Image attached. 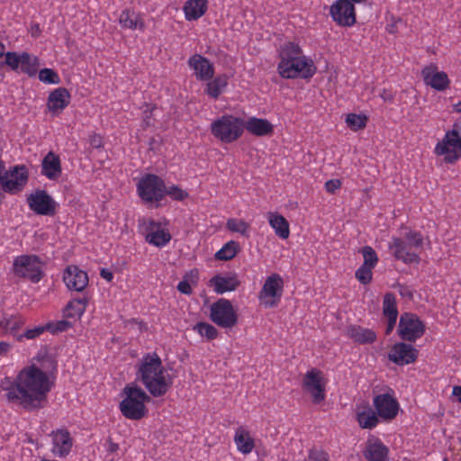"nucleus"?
Wrapping results in <instances>:
<instances>
[{
  "label": "nucleus",
  "mask_w": 461,
  "mask_h": 461,
  "mask_svg": "<svg viewBox=\"0 0 461 461\" xmlns=\"http://www.w3.org/2000/svg\"><path fill=\"white\" fill-rule=\"evenodd\" d=\"M423 246L420 232L410 230L404 238L393 237L388 248L395 259L405 264L420 262V253Z\"/></svg>",
  "instance_id": "obj_5"
},
{
  "label": "nucleus",
  "mask_w": 461,
  "mask_h": 461,
  "mask_svg": "<svg viewBox=\"0 0 461 461\" xmlns=\"http://www.w3.org/2000/svg\"><path fill=\"white\" fill-rule=\"evenodd\" d=\"M71 101V95L65 87H58L48 96L47 107L53 115H59L66 109Z\"/></svg>",
  "instance_id": "obj_23"
},
{
  "label": "nucleus",
  "mask_w": 461,
  "mask_h": 461,
  "mask_svg": "<svg viewBox=\"0 0 461 461\" xmlns=\"http://www.w3.org/2000/svg\"><path fill=\"white\" fill-rule=\"evenodd\" d=\"M325 190L330 194H334L341 187V181L339 179H330L325 183Z\"/></svg>",
  "instance_id": "obj_53"
},
{
  "label": "nucleus",
  "mask_w": 461,
  "mask_h": 461,
  "mask_svg": "<svg viewBox=\"0 0 461 461\" xmlns=\"http://www.w3.org/2000/svg\"><path fill=\"white\" fill-rule=\"evenodd\" d=\"M5 63L14 71H16L19 68V65L21 62V54H17L16 52L9 51L5 52Z\"/></svg>",
  "instance_id": "obj_49"
},
{
  "label": "nucleus",
  "mask_w": 461,
  "mask_h": 461,
  "mask_svg": "<svg viewBox=\"0 0 461 461\" xmlns=\"http://www.w3.org/2000/svg\"><path fill=\"white\" fill-rule=\"evenodd\" d=\"M88 304L87 297L71 300L63 311L66 318H80L86 312Z\"/></svg>",
  "instance_id": "obj_35"
},
{
  "label": "nucleus",
  "mask_w": 461,
  "mask_h": 461,
  "mask_svg": "<svg viewBox=\"0 0 461 461\" xmlns=\"http://www.w3.org/2000/svg\"><path fill=\"white\" fill-rule=\"evenodd\" d=\"M136 188L139 197L149 203H159L167 193L165 181L154 174L144 175L137 183Z\"/></svg>",
  "instance_id": "obj_9"
},
{
  "label": "nucleus",
  "mask_w": 461,
  "mask_h": 461,
  "mask_svg": "<svg viewBox=\"0 0 461 461\" xmlns=\"http://www.w3.org/2000/svg\"><path fill=\"white\" fill-rule=\"evenodd\" d=\"M24 324V321L21 316L12 315L4 318L0 326L6 330L15 331Z\"/></svg>",
  "instance_id": "obj_44"
},
{
  "label": "nucleus",
  "mask_w": 461,
  "mask_h": 461,
  "mask_svg": "<svg viewBox=\"0 0 461 461\" xmlns=\"http://www.w3.org/2000/svg\"><path fill=\"white\" fill-rule=\"evenodd\" d=\"M277 72L285 79H310L316 73L312 58L303 54L298 43L287 41L278 49Z\"/></svg>",
  "instance_id": "obj_2"
},
{
  "label": "nucleus",
  "mask_w": 461,
  "mask_h": 461,
  "mask_svg": "<svg viewBox=\"0 0 461 461\" xmlns=\"http://www.w3.org/2000/svg\"><path fill=\"white\" fill-rule=\"evenodd\" d=\"M444 461H447V460L445 459Z\"/></svg>",
  "instance_id": "obj_64"
},
{
  "label": "nucleus",
  "mask_w": 461,
  "mask_h": 461,
  "mask_svg": "<svg viewBox=\"0 0 461 461\" xmlns=\"http://www.w3.org/2000/svg\"><path fill=\"white\" fill-rule=\"evenodd\" d=\"M418 356L419 351L411 344L397 342L391 348L388 359L398 366H404L414 363Z\"/></svg>",
  "instance_id": "obj_20"
},
{
  "label": "nucleus",
  "mask_w": 461,
  "mask_h": 461,
  "mask_svg": "<svg viewBox=\"0 0 461 461\" xmlns=\"http://www.w3.org/2000/svg\"><path fill=\"white\" fill-rule=\"evenodd\" d=\"M452 109L453 112L456 113H461V101L457 102L456 104H454Z\"/></svg>",
  "instance_id": "obj_61"
},
{
  "label": "nucleus",
  "mask_w": 461,
  "mask_h": 461,
  "mask_svg": "<svg viewBox=\"0 0 461 461\" xmlns=\"http://www.w3.org/2000/svg\"><path fill=\"white\" fill-rule=\"evenodd\" d=\"M193 330L208 340L215 339L219 334L218 330L213 325L204 321L197 322Z\"/></svg>",
  "instance_id": "obj_42"
},
{
  "label": "nucleus",
  "mask_w": 461,
  "mask_h": 461,
  "mask_svg": "<svg viewBox=\"0 0 461 461\" xmlns=\"http://www.w3.org/2000/svg\"><path fill=\"white\" fill-rule=\"evenodd\" d=\"M38 59L28 52L21 53V62L19 67L21 71L29 77H33L37 73Z\"/></svg>",
  "instance_id": "obj_38"
},
{
  "label": "nucleus",
  "mask_w": 461,
  "mask_h": 461,
  "mask_svg": "<svg viewBox=\"0 0 461 461\" xmlns=\"http://www.w3.org/2000/svg\"><path fill=\"white\" fill-rule=\"evenodd\" d=\"M240 285V281L235 273L215 275L209 280V286L212 287L217 294L235 291Z\"/></svg>",
  "instance_id": "obj_25"
},
{
  "label": "nucleus",
  "mask_w": 461,
  "mask_h": 461,
  "mask_svg": "<svg viewBox=\"0 0 461 461\" xmlns=\"http://www.w3.org/2000/svg\"><path fill=\"white\" fill-rule=\"evenodd\" d=\"M380 97L384 101V102H393V94L390 92V91H387L385 89H384L382 91V93L380 94Z\"/></svg>",
  "instance_id": "obj_56"
},
{
  "label": "nucleus",
  "mask_w": 461,
  "mask_h": 461,
  "mask_svg": "<svg viewBox=\"0 0 461 461\" xmlns=\"http://www.w3.org/2000/svg\"><path fill=\"white\" fill-rule=\"evenodd\" d=\"M350 3H353V4H360V3H363L365 0H349Z\"/></svg>",
  "instance_id": "obj_63"
},
{
  "label": "nucleus",
  "mask_w": 461,
  "mask_h": 461,
  "mask_svg": "<svg viewBox=\"0 0 461 461\" xmlns=\"http://www.w3.org/2000/svg\"><path fill=\"white\" fill-rule=\"evenodd\" d=\"M425 330V324L418 315L403 312L400 316L397 333L402 340L415 342L424 335Z\"/></svg>",
  "instance_id": "obj_12"
},
{
  "label": "nucleus",
  "mask_w": 461,
  "mask_h": 461,
  "mask_svg": "<svg viewBox=\"0 0 461 461\" xmlns=\"http://www.w3.org/2000/svg\"><path fill=\"white\" fill-rule=\"evenodd\" d=\"M284 290V281L279 274H271L266 279L259 293V300L266 307H274L281 300Z\"/></svg>",
  "instance_id": "obj_16"
},
{
  "label": "nucleus",
  "mask_w": 461,
  "mask_h": 461,
  "mask_svg": "<svg viewBox=\"0 0 461 461\" xmlns=\"http://www.w3.org/2000/svg\"><path fill=\"white\" fill-rule=\"evenodd\" d=\"M363 455L368 461H387L389 449L379 438H370L366 441Z\"/></svg>",
  "instance_id": "obj_26"
},
{
  "label": "nucleus",
  "mask_w": 461,
  "mask_h": 461,
  "mask_svg": "<svg viewBox=\"0 0 461 461\" xmlns=\"http://www.w3.org/2000/svg\"><path fill=\"white\" fill-rule=\"evenodd\" d=\"M41 174L49 180H58L62 174L59 157L52 151L47 153L41 161Z\"/></svg>",
  "instance_id": "obj_27"
},
{
  "label": "nucleus",
  "mask_w": 461,
  "mask_h": 461,
  "mask_svg": "<svg viewBox=\"0 0 461 461\" xmlns=\"http://www.w3.org/2000/svg\"><path fill=\"white\" fill-rule=\"evenodd\" d=\"M244 127L243 119L224 114L212 122L211 133L221 142L231 143L241 137Z\"/></svg>",
  "instance_id": "obj_7"
},
{
  "label": "nucleus",
  "mask_w": 461,
  "mask_h": 461,
  "mask_svg": "<svg viewBox=\"0 0 461 461\" xmlns=\"http://www.w3.org/2000/svg\"><path fill=\"white\" fill-rule=\"evenodd\" d=\"M330 15L341 27H352L357 23L355 5L349 0H336L330 5Z\"/></svg>",
  "instance_id": "obj_17"
},
{
  "label": "nucleus",
  "mask_w": 461,
  "mask_h": 461,
  "mask_svg": "<svg viewBox=\"0 0 461 461\" xmlns=\"http://www.w3.org/2000/svg\"><path fill=\"white\" fill-rule=\"evenodd\" d=\"M71 327V323L68 321H59L55 323L49 322L47 323V330L51 333L62 332L68 330Z\"/></svg>",
  "instance_id": "obj_51"
},
{
  "label": "nucleus",
  "mask_w": 461,
  "mask_h": 461,
  "mask_svg": "<svg viewBox=\"0 0 461 461\" xmlns=\"http://www.w3.org/2000/svg\"><path fill=\"white\" fill-rule=\"evenodd\" d=\"M373 268L361 266L357 271H356V278L359 281V283L363 285H367L372 281L373 278Z\"/></svg>",
  "instance_id": "obj_47"
},
{
  "label": "nucleus",
  "mask_w": 461,
  "mask_h": 461,
  "mask_svg": "<svg viewBox=\"0 0 461 461\" xmlns=\"http://www.w3.org/2000/svg\"><path fill=\"white\" fill-rule=\"evenodd\" d=\"M151 112H152V109L149 110V109H146L144 111V113H145V116L143 118V124H144V127H149L152 124L151 121H150V115H151Z\"/></svg>",
  "instance_id": "obj_57"
},
{
  "label": "nucleus",
  "mask_w": 461,
  "mask_h": 461,
  "mask_svg": "<svg viewBox=\"0 0 461 461\" xmlns=\"http://www.w3.org/2000/svg\"><path fill=\"white\" fill-rule=\"evenodd\" d=\"M188 65L194 71L198 80L208 81L213 77V65L205 57L200 54H194L189 58Z\"/></svg>",
  "instance_id": "obj_24"
},
{
  "label": "nucleus",
  "mask_w": 461,
  "mask_h": 461,
  "mask_svg": "<svg viewBox=\"0 0 461 461\" xmlns=\"http://www.w3.org/2000/svg\"><path fill=\"white\" fill-rule=\"evenodd\" d=\"M208 0H186L183 6L185 19L188 22L197 21L208 10Z\"/></svg>",
  "instance_id": "obj_28"
},
{
  "label": "nucleus",
  "mask_w": 461,
  "mask_h": 461,
  "mask_svg": "<svg viewBox=\"0 0 461 461\" xmlns=\"http://www.w3.org/2000/svg\"><path fill=\"white\" fill-rule=\"evenodd\" d=\"M205 94L213 99H217L226 89L229 77L225 74L218 75L208 80Z\"/></svg>",
  "instance_id": "obj_34"
},
{
  "label": "nucleus",
  "mask_w": 461,
  "mask_h": 461,
  "mask_svg": "<svg viewBox=\"0 0 461 461\" xmlns=\"http://www.w3.org/2000/svg\"><path fill=\"white\" fill-rule=\"evenodd\" d=\"M357 420L362 429H374L378 424L377 413L371 409H366L357 413Z\"/></svg>",
  "instance_id": "obj_36"
},
{
  "label": "nucleus",
  "mask_w": 461,
  "mask_h": 461,
  "mask_svg": "<svg viewBox=\"0 0 461 461\" xmlns=\"http://www.w3.org/2000/svg\"><path fill=\"white\" fill-rule=\"evenodd\" d=\"M119 23L122 28L131 30H139L144 32L145 23L140 14L132 10H123L119 17Z\"/></svg>",
  "instance_id": "obj_32"
},
{
  "label": "nucleus",
  "mask_w": 461,
  "mask_h": 461,
  "mask_svg": "<svg viewBox=\"0 0 461 461\" xmlns=\"http://www.w3.org/2000/svg\"><path fill=\"white\" fill-rule=\"evenodd\" d=\"M309 461H330V455L328 452L321 448H313L309 451Z\"/></svg>",
  "instance_id": "obj_50"
},
{
  "label": "nucleus",
  "mask_w": 461,
  "mask_h": 461,
  "mask_svg": "<svg viewBox=\"0 0 461 461\" xmlns=\"http://www.w3.org/2000/svg\"><path fill=\"white\" fill-rule=\"evenodd\" d=\"M421 76L425 85L437 91H445L450 86V79L447 74L444 71H439L438 66L435 64H430L423 68Z\"/></svg>",
  "instance_id": "obj_21"
},
{
  "label": "nucleus",
  "mask_w": 461,
  "mask_h": 461,
  "mask_svg": "<svg viewBox=\"0 0 461 461\" xmlns=\"http://www.w3.org/2000/svg\"><path fill=\"white\" fill-rule=\"evenodd\" d=\"M45 330H48L47 324L44 326H37L32 329H27L23 334V337L27 339H33L43 334Z\"/></svg>",
  "instance_id": "obj_52"
},
{
  "label": "nucleus",
  "mask_w": 461,
  "mask_h": 461,
  "mask_svg": "<svg viewBox=\"0 0 461 461\" xmlns=\"http://www.w3.org/2000/svg\"><path fill=\"white\" fill-rule=\"evenodd\" d=\"M122 398L119 410L126 419L140 420L147 415L146 403L150 401V396L135 383L124 386Z\"/></svg>",
  "instance_id": "obj_4"
},
{
  "label": "nucleus",
  "mask_w": 461,
  "mask_h": 461,
  "mask_svg": "<svg viewBox=\"0 0 461 461\" xmlns=\"http://www.w3.org/2000/svg\"><path fill=\"white\" fill-rule=\"evenodd\" d=\"M374 407L379 417L384 420L394 419L399 411V403L391 393H380L373 400Z\"/></svg>",
  "instance_id": "obj_22"
},
{
  "label": "nucleus",
  "mask_w": 461,
  "mask_h": 461,
  "mask_svg": "<svg viewBox=\"0 0 461 461\" xmlns=\"http://www.w3.org/2000/svg\"><path fill=\"white\" fill-rule=\"evenodd\" d=\"M198 280V271L192 269L189 273L184 276L182 281H180L176 286L177 290L186 295H190L193 293L191 284L196 285Z\"/></svg>",
  "instance_id": "obj_40"
},
{
  "label": "nucleus",
  "mask_w": 461,
  "mask_h": 461,
  "mask_svg": "<svg viewBox=\"0 0 461 461\" xmlns=\"http://www.w3.org/2000/svg\"><path fill=\"white\" fill-rule=\"evenodd\" d=\"M269 225L274 230L276 235L282 240H286L290 236V226L288 221L277 212H269L267 214Z\"/></svg>",
  "instance_id": "obj_33"
},
{
  "label": "nucleus",
  "mask_w": 461,
  "mask_h": 461,
  "mask_svg": "<svg viewBox=\"0 0 461 461\" xmlns=\"http://www.w3.org/2000/svg\"><path fill=\"white\" fill-rule=\"evenodd\" d=\"M50 389L48 375L35 365L23 367L15 377L5 376L0 383L5 400L28 411L42 408Z\"/></svg>",
  "instance_id": "obj_1"
},
{
  "label": "nucleus",
  "mask_w": 461,
  "mask_h": 461,
  "mask_svg": "<svg viewBox=\"0 0 461 461\" xmlns=\"http://www.w3.org/2000/svg\"><path fill=\"white\" fill-rule=\"evenodd\" d=\"M226 228L231 232L239 233L246 238L250 235V225L242 219L230 218L226 222Z\"/></svg>",
  "instance_id": "obj_39"
},
{
  "label": "nucleus",
  "mask_w": 461,
  "mask_h": 461,
  "mask_svg": "<svg viewBox=\"0 0 461 461\" xmlns=\"http://www.w3.org/2000/svg\"><path fill=\"white\" fill-rule=\"evenodd\" d=\"M302 387L311 395L313 403L319 404L325 400L326 381L320 369L308 370L303 378Z\"/></svg>",
  "instance_id": "obj_14"
},
{
  "label": "nucleus",
  "mask_w": 461,
  "mask_h": 461,
  "mask_svg": "<svg viewBox=\"0 0 461 461\" xmlns=\"http://www.w3.org/2000/svg\"><path fill=\"white\" fill-rule=\"evenodd\" d=\"M119 449V445L117 443H114L113 441H110L108 446V451L109 452H116Z\"/></svg>",
  "instance_id": "obj_60"
},
{
  "label": "nucleus",
  "mask_w": 461,
  "mask_h": 461,
  "mask_svg": "<svg viewBox=\"0 0 461 461\" xmlns=\"http://www.w3.org/2000/svg\"><path fill=\"white\" fill-rule=\"evenodd\" d=\"M240 250L237 241L230 240L226 242L214 255L215 259L220 261H228L236 257Z\"/></svg>",
  "instance_id": "obj_37"
},
{
  "label": "nucleus",
  "mask_w": 461,
  "mask_h": 461,
  "mask_svg": "<svg viewBox=\"0 0 461 461\" xmlns=\"http://www.w3.org/2000/svg\"><path fill=\"white\" fill-rule=\"evenodd\" d=\"M50 437L51 438L50 451L52 455L60 458L67 457L74 445L70 432L65 428L57 429L51 431Z\"/></svg>",
  "instance_id": "obj_18"
},
{
  "label": "nucleus",
  "mask_w": 461,
  "mask_h": 461,
  "mask_svg": "<svg viewBox=\"0 0 461 461\" xmlns=\"http://www.w3.org/2000/svg\"><path fill=\"white\" fill-rule=\"evenodd\" d=\"M43 261L37 255H21L13 262L14 275L37 284L43 276Z\"/></svg>",
  "instance_id": "obj_8"
},
{
  "label": "nucleus",
  "mask_w": 461,
  "mask_h": 461,
  "mask_svg": "<svg viewBox=\"0 0 461 461\" xmlns=\"http://www.w3.org/2000/svg\"><path fill=\"white\" fill-rule=\"evenodd\" d=\"M100 276L108 282H111L113 279V274L107 268L101 269Z\"/></svg>",
  "instance_id": "obj_55"
},
{
  "label": "nucleus",
  "mask_w": 461,
  "mask_h": 461,
  "mask_svg": "<svg viewBox=\"0 0 461 461\" xmlns=\"http://www.w3.org/2000/svg\"><path fill=\"white\" fill-rule=\"evenodd\" d=\"M397 321V318H387V327L385 329V334L389 335L393 330L395 324Z\"/></svg>",
  "instance_id": "obj_54"
},
{
  "label": "nucleus",
  "mask_w": 461,
  "mask_h": 461,
  "mask_svg": "<svg viewBox=\"0 0 461 461\" xmlns=\"http://www.w3.org/2000/svg\"><path fill=\"white\" fill-rule=\"evenodd\" d=\"M5 46L3 42L0 41V58H2L5 54Z\"/></svg>",
  "instance_id": "obj_62"
},
{
  "label": "nucleus",
  "mask_w": 461,
  "mask_h": 461,
  "mask_svg": "<svg viewBox=\"0 0 461 461\" xmlns=\"http://www.w3.org/2000/svg\"><path fill=\"white\" fill-rule=\"evenodd\" d=\"M367 121L368 118L364 114L348 113L346 117L348 127L354 131L364 129Z\"/></svg>",
  "instance_id": "obj_43"
},
{
  "label": "nucleus",
  "mask_w": 461,
  "mask_h": 461,
  "mask_svg": "<svg viewBox=\"0 0 461 461\" xmlns=\"http://www.w3.org/2000/svg\"><path fill=\"white\" fill-rule=\"evenodd\" d=\"M62 279L66 287L75 292H83L89 283L87 273L76 265H70L65 268Z\"/></svg>",
  "instance_id": "obj_19"
},
{
  "label": "nucleus",
  "mask_w": 461,
  "mask_h": 461,
  "mask_svg": "<svg viewBox=\"0 0 461 461\" xmlns=\"http://www.w3.org/2000/svg\"><path fill=\"white\" fill-rule=\"evenodd\" d=\"M167 194L176 201H184L188 197V193L185 190H183L175 185L167 187L166 195Z\"/></svg>",
  "instance_id": "obj_48"
},
{
  "label": "nucleus",
  "mask_w": 461,
  "mask_h": 461,
  "mask_svg": "<svg viewBox=\"0 0 461 461\" xmlns=\"http://www.w3.org/2000/svg\"><path fill=\"white\" fill-rule=\"evenodd\" d=\"M347 336L358 344H370L375 341L376 334L373 330L357 325H351L347 329Z\"/></svg>",
  "instance_id": "obj_31"
},
{
  "label": "nucleus",
  "mask_w": 461,
  "mask_h": 461,
  "mask_svg": "<svg viewBox=\"0 0 461 461\" xmlns=\"http://www.w3.org/2000/svg\"><path fill=\"white\" fill-rule=\"evenodd\" d=\"M233 440L238 451L243 455L250 454L255 447L254 438L251 437L250 432L243 426H240L235 429Z\"/></svg>",
  "instance_id": "obj_29"
},
{
  "label": "nucleus",
  "mask_w": 461,
  "mask_h": 461,
  "mask_svg": "<svg viewBox=\"0 0 461 461\" xmlns=\"http://www.w3.org/2000/svg\"><path fill=\"white\" fill-rule=\"evenodd\" d=\"M26 203L32 212L41 216L52 217L59 208V203L43 189H36L27 195Z\"/></svg>",
  "instance_id": "obj_11"
},
{
  "label": "nucleus",
  "mask_w": 461,
  "mask_h": 461,
  "mask_svg": "<svg viewBox=\"0 0 461 461\" xmlns=\"http://www.w3.org/2000/svg\"><path fill=\"white\" fill-rule=\"evenodd\" d=\"M434 153L442 156L444 161L449 164L456 162L461 158V116L437 143Z\"/></svg>",
  "instance_id": "obj_6"
},
{
  "label": "nucleus",
  "mask_w": 461,
  "mask_h": 461,
  "mask_svg": "<svg viewBox=\"0 0 461 461\" xmlns=\"http://www.w3.org/2000/svg\"><path fill=\"white\" fill-rule=\"evenodd\" d=\"M452 393L457 398L458 402L461 403V386H454Z\"/></svg>",
  "instance_id": "obj_59"
},
{
  "label": "nucleus",
  "mask_w": 461,
  "mask_h": 461,
  "mask_svg": "<svg viewBox=\"0 0 461 461\" xmlns=\"http://www.w3.org/2000/svg\"><path fill=\"white\" fill-rule=\"evenodd\" d=\"M383 314L385 318H398L396 297L393 293H386L384 296Z\"/></svg>",
  "instance_id": "obj_41"
},
{
  "label": "nucleus",
  "mask_w": 461,
  "mask_h": 461,
  "mask_svg": "<svg viewBox=\"0 0 461 461\" xmlns=\"http://www.w3.org/2000/svg\"><path fill=\"white\" fill-rule=\"evenodd\" d=\"M139 226L145 235V240L150 245L163 248L171 240L169 230L153 219H143L140 221Z\"/></svg>",
  "instance_id": "obj_15"
},
{
  "label": "nucleus",
  "mask_w": 461,
  "mask_h": 461,
  "mask_svg": "<svg viewBox=\"0 0 461 461\" xmlns=\"http://www.w3.org/2000/svg\"><path fill=\"white\" fill-rule=\"evenodd\" d=\"M40 81L45 84H59L60 81L59 76L51 68H42L39 71Z\"/></svg>",
  "instance_id": "obj_46"
},
{
  "label": "nucleus",
  "mask_w": 461,
  "mask_h": 461,
  "mask_svg": "<svg viewBox=\"0 0 461 461\" xmlns=\"http://www.w3.org/2000/svg\"><path fill=\"white\" fill-rule=\"evenodd\" d=\"M361 253L364 258L362 265L374 268L378 262V257L375 249L370 246H365L362 248Z\"/></svg>",
  "instance_id": "obj_45"
},
{
  "label": "nucleus",
  "mask_w": 461,
  "mask_h": 461,
  "mask_svg": "<svg viewBox=\"0 0 461 461\" xmlns=\"http://www.w3.org/2000/svg\"><path fill=\"white\" fill-rule=\"evenodd\" d=\"M136 376L153 397L164 396L173 385V377L157 353L143 356L138 365Z\"/></svg>",
  "instance_id": "obj_3"
},
{
  "label": "nucleus",
  "mask_w": 461,
  "mask_h": 461,
  "mask_svg": "<svg viewBox=\"0 0 461 461\" xmlns=\"http://www.w3.org/2000/svg\"><path fill=\"white\" fill-rule=\"evenodd\" d=\"M210 320L220 328L230 329L238 323V314L231 302L220 298L210 306Z\"/></svg>",
  "instance_id": "obj_10"
},
{
  "label": "nucleus",
  "mask_w": 461,
  "mask_h": 461,
  "mask_svg": "<svg viewBox=\"0 0 461 461\" xmlns=\"http://www.w3.org/2000/svg\"><path fill=\"white\" fill-rule=\"evenodd\" d=\"M29 172L24 165H16L0 176V185L5 193L15 194L26 185Z\"/></svg>",
  "instance_id": "obj_13"
},
{
  "label": "nucleus",
  "mask_w": 461,
  "mask_h": 461,
  "mask_svg": "<svg viewBox=\"0 0 461 461\" xmlns=\"http://www.w3.org/2000/svg\"><path fill=\"white\" fill-rule=\"evenodd\" d=\"M244 129L255 136H267L273 132L274 126L267 119L250 117L245 122Z\"/></svg>",
  "instance_id": "obj_30"
},
{
  "label": "nucleus",
  "mask_w": 461,
  "mask_h": 461,
  "mask_svg": "<svg viewBox=\"0 0 461 461\" xmlns=\"http://www.w3.org/2000/svg\"><path fill=\"white\" fill-rule=\"evenodd\" d=\"M10 349V344L7 342H0V356L5 355Z\"/></svg>",
  "instance_id": "obj_58"
}]
</instances>
